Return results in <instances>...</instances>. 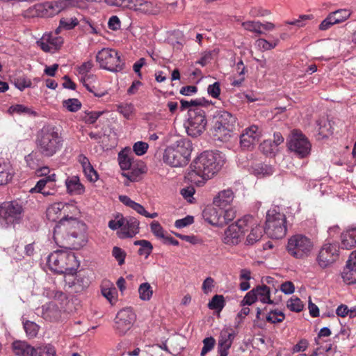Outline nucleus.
Wrapping results in <instances>:
<instances>
[{"instance_id":"nucleus-23","label":"nucleus","mask_w":356,"mask_h":356,"mask_svg":"<svg viewBox=\"0 0 356 356\" xmlns=\"http://www.w3.org/2000/svg\"><path fill=\"white\" fill-rule=\"evenodd\" d=\"M124 225L120 229L119 237L121 238H132L139 232V221L134 218H124Z\"/></svg>"},{"instance_id":"nucleus-8","label":"nucleus","mask_w":356,"mask_h":356,"mask_svg":"<svg viewBox=\"0 0 356 356\" xmlns=\"http://www.w3.org/2000/svg\"><path fill=\"white\" fill-rule=\"evenodd\" d=\"M252 221V216L247 215L238 219L236 223L231 224L225 231L222 241L229 245L238 244L242 236L248 232V227Z\"/></svg>"},{"instance_id":"nucleus-37","label":"nucleus","mask_w":356,"mask_h":356,"mask_svg":"<svg viewBox=\"0 0 356 356\" xmlns=\"http://www.w3.org/2000/svg\"><path fill=\"white\" fill-rule=\"evenodd\" d=\"M13 178L10 168L6 163H0V185L8 183Z\"/></svg>"},{"instance_id":"nucleus-60","label":"nucleus","mask_w":356,"mask_h":356,"mask_svg":"<svg viewBox=\"0 0 356 356\" xmlns=\"http://www.w3.org/2000/svg\"><path fill=\"white\" fill-rule=\"evenodd\" d=\"M148 149V144L143 141L136 143L133 147V149L136 154L142 156L145 154Z\"/></svg>"},{"instance_id":"nucleus-31","label":"nucleus","mask_w":356,"mask_h":356,"mask_svg":"<svg viewBox=\"0 0 356 356\" xmlns=\"http://www.w3.org/2000/svg\"><path fill=\"white\" fill-rule=\"evenodd\" d=\"M356 246V228L341 234V248L350 250Z\"/></svg>"},{"instance_id":"nucleus-64","label":"nucleus","mask_w":356,"mask_h":356,"mask_svg":"<svg viewBox=\"0 0 356 356\" xmlns=\"http://www.w3.org/2000/svg\"><path fill=\"white\" fill-rule=\"evenodd\" d=\"M194 222V218L191 216H187L186 217L179 219L175 221V225L177 228H183L188 225H191Z\"/></svg>"},{"instance_id":"nucleus-33","label":"nucleus","mask_w":356,"mask_h":356,"mask_svg":"<svg viewBox=\"0 0 356 356\" xmlns=\"http://www.w3.org/2000/svg\"><path fill=\"white\" fill-rule=\"evenodd\" d=\"M254 291L257 296V300H259L263 303H268L270 305H275L276 302L270 297V289L266 285L259 286L254 289Z\"/></svg>"},{"instance_id":"nucleus-21","label":"nucleus","mask_w":356,"mask_h":356,"mask_svg":"<svg viewBox=\"0 0 356 356\" xmlns=\"http://www.w3.org/2000/svg\"><path fill=\"white\" fill-rule=\"evenodd\" d=\"M36 44L43 51L51 52L61 47L63 38L61 36L54 35L52 32L46 33L36 42Z\"/></svg>"},{"instance_id":"nucleus-11","label":"nucleus","mask_w":356,"mask_h":356,"mask_svg":"<svg viewBox=\"0 0 356 356\" xmlns=\"http://www.w3.org/2000/svg\"><path fill=\"white\" fill-rule=\"evenodd\" d=\"M70 6L65 0L37 3L29 8L27 12L31 17H51Z\"/></svg>"},{"instance_id":"nucleus-34","label":"nucleus","mask_w":356,"mask_h":356,"mask_svg":"<svg viewBox=\"0 0 356 356\" xmlns=\"http://www.w3.org/2000/svg\"><path fill=\"white\" fill-rule=\"evenodd\" d=\"M343 281L348 284L356 283V273H355V265L347 261L346 267L341 273Z\"/></svg>"},{"instance_id":"nucleus-51","label":"nucleus","mask_w":356,"mask_h":356,"mask_svg":"<svg viewBox=\"0 0 356 356\" xmlns=\"http://www.w3.org/2000/svg\"><path fill=\"white\" fill-rule=\"evenodd\" d=\"M203 348L201 351V356H204L207 353L211 351L216 344V340L213 337H207L203 339Z\"/></svg>"},{"instance_id":"nucleus-55","label":"nucleus","mask_w":356,"mask_h":356,"mask_svg":"<svg viewBox=\"0 0 356 356\" xmlns=\"http://www.w3.org/2000/svg\"><path fill=\"white\" fill-rule=\"evenodd\" d=\"M79 24V21L76 18H62L60 20V27L66 30H70L74 29Z\"/></svg>"},{"instance_id":"nucleus-39","label":"nucleus","mask_w":356,"mask_h":356,"mask_svg":"<svg viewBox=\"0 0 356 356\" xmlns=\"http://www.w3.org/2000/svg\"><path fill=\"white\" fill-rule=\"evenodd\" d=\"M220 213L222 226L227 224L236 217V211L233 207H232V205L228 206L225 209H220Z\"/></svg>"},{"instance_id":"nucleus-59","label":"nucleus","mask_w":356,"mask_h":356,"mask_svg":"<svg viewBox=\"0 0 356 356\" xmlns=\"http://www.w3.org/2000/svg\"><path fill=\"white\" fill-rule=\"evenodd\" d=\"M46 296L49 298H52L60 302H63L67 299V296L63 292L57 290L47 291Z\"/></svg>"},{"instance_id":"nucleus-5","label":"nucleus","mask_w":356,"mask_h":356,"mask_svg":"<svg viewBox=\"0 0 356 356\" xmlns=\"http://www.w3.org/2000/svg\"><path fill=\"white\" fill-rule=\"evenodd\" d=\"M49 269L57 274L74 275L79 266L74 252L56 250L51 253L47 260Z\"/></svg>"},{"instance_id":"nucleus-28","label":"nucleus","mask_w":356,"mask_h":356,"mask_svg":"<svg viewBox=\"0 0 356 356\" xmlns=\"http://www.w3.org/2000/svg\"><path fill=\"white\" fill-rule=\"evenodd\" d=\"M202 216L205 221L208 222L209 224L217 227H222L220 208L219 209H216L213 207H207L204 209Z\"/></svg>"},{"instance_id":"nucleus-48","label":"nucleus","mask_w":356,"mask_h":356,"mask_svg":"<svg viewBox=\"0 0 356 356\" xmlns=\"http://www.w3.org/2000/svg\"><path fill=\"white\" fill-rule=\"evenodd\" d=\"M287 307L292 312H300L302 310L304 305L298 298H291L287 302Z\"/></svg>"},{"instance_id":"nucleus-22","label":"nucleus","mask_w":356,"mask_h":356,"mask_svg":"<svg viewBox=\"0 0 356 356\" xmlns=\"http://www.w3.org/2000/svg\"><path fill=\"white\" fill-rule=\"evenodd\" d=\"M104 2L109 6L143 11L148 4V2L144 0H104Z\"/></svg>"},{"instance_id":"nucleus-12","label":"nucleus","mask_w":356,"mask_h":356,"mask_svg":"<svg viewBox=\"0 0 356 356\" xmlns=\"http://www.w3.org/2000/svg\"><path fill=\"white\" fill-rule=\"evenodd\" d=\"M189 118L186 132L192 137L200 136L205 130L207 124L205 111L201 107L188 110Z\"/></svg>"},{"instance_id":"nucleus-15","label":"nucleus","mask_w":356,"mask_h":356,"mask_svg":"<svg viewBox=\"0 0 356 356\" xmlns=\"http://www.w3.org/2000/svg\"><path fill=\"white\" fill-rule=\"evenodd\" d=\"M75 210L76 207L70 204L61 202L51 204L47 209V218L49 220L56 222L59 220L58 225L65 222L68 220V213L71 209Z\"/></svg>"},{"instance_id":"nucleus-13","label":"nucleus","mask_w":356,"mask_h":356,"mask_svg":"<svg viewBox=\"0 0 356 356\" xmlns=\"http://www.w3.org/2000/svg\"><path fill=\"white\" fill-rule=\"evenodd\" d=\"M288 147L299 158H305L310 154L312 145L301 131L294 129L288 142Z\"/></svg>"},{"instance_id":"nucleus-19","label":"nucleus","mask_w":356,"mask_h":356,"mask_svg":"<svg viewBox=\"0 0 356 356\" xmlns=\"http://www.w3.org/2000/svg\"><path fill=\"white\" fill-rule=\"evenodd\" d=\"M22 205L15 201L4 202L0 206V217L7 223L17 222L22 218Z\"/></svg>"},{"instance_id":"nucleus-63","label":"nucleus","mask_w":356,"mask_h":356,"mask_svg":"<svg viewBox=\"0 0 356 356\" xmlns=\"http://www.w3.org/2000/svg\"><path fill=\"white\" fill-rule=\"evenodd\" d=\"M208 94L213 98H218L220 94V87L219 82H215L207 88Z\"/></svg>"},{"instance_id":"nucleus-45","label":"nucleus","mask_w":356,"mask_h":356,"mask_svg":"<svg viewBox=\"0 0 356 356\" xmlns=\"http://www.w3.org/2000/svg\"><path fill=\"white\" fill-rule=\"evenodd\" d=\"M117 111L125 118L129 119L134 111V105L131 103H122L117 106Z\"/></svg>"},{"instance_id":"nucleus-16","label":"nucleus","mask_w":356,"mask_h":356,"mask_svg":"<svg viewBox=\"0 0 356 356\" xmlns=\"http://www.w3.org/2000/svg\"><path fill=\"white\" fill-rule=\"evenodd\" d=\"M261 129L255 124L245 128L240 135V147L244 150H252L259 141Z\"/></svg>"},{"instance_id":"nucleus-2","label":"nucleus","mask_w":356,"mask_h":356,"mask_svg":"<svg viewBox=\"0 0 356 356\" xmlns=\"http://www.w3.org/2000/svg\"><path fill=\"white\" fill-rule=\"evenodd\" d=\"M64 138L61 130L56 126H44L36 135L35 146L38 152L44 158H50L63 148Z\"/></svg>"},{"instance_id":"nucleus-9","label":"nucleus","mask_w":356,"mask_h":356,"mask_svg":"<svg viewBox=\"0 0 356 356\" xmlns=\"http://www.w3.org/2000/svg\"><path fill=\"white\" fill-rule=\"evenodd\" d=\"M96 61L100 68L111 72H120L124 66L119 52L111 48H103L99 50L96 55Z\"/></svg>"},{"instance_id":"nucleus-24","label":"nucleus","mask_w":356,"mask_h":356,"mask_svg":"<svg viewBox=\"0 0 356 356\" xmlns=\"http://www.w3.org/2000/svg\"><path fill=\"white\" fill-rule=\"evenodd\" d=\"M234 339V332H229L228 329L222 330L218 341L219 356H227L229 349L232 346Z\"/></svg>"},{"instance_id":"nucleus-20","label":"nucleus","mask_w":356,"mask_h":356,"mask_svg":"<svg viewBox=\"0 0 356 356\" xmlns=\"http://www.w3.org/2000/svg\"><path fill=\"white\" fill-rule=\"evenodd\" d=\"M56 175H50L40 179L35 186L30 190L31 193H40L44 196L53 195L56 192Z\"/></svg>"},{"instance_id":"nucleus-57","label":"nucleus","mask_w":356,"mask_h":356,"mask_svg":"<svg viewBox=\"0 0 356 356\" xmlns=\"http://www.w3.org/2000/svg\"><path fill=\"white\" fill-rule=\"evenodd\" d=\"M195 193V190L193 186H189L184 187L181 189L180 193L186 199L188 202L192 203L193 198V195Z\"/></svg>"},{"instance_id":"nucleus-50","label":"nucleus","mask_w":356,"mask_h":356,"mask_svg":"<svg viewBox=\"0 0 356 356\" xmlns=\"http://www.w3.org/2000/svg\"><path fill=\"white\" fill-rule=\"evenodd\" d=\"M279 40L277 39L274 42H270L266 39L259 38L256 41L257 47L263 51H267L274 49Z\"/></svg>"},{"instance_id":"nucleus-40","label":"nucleus","mask_w":356,"mask_h":356,"mask_svg":"<svg viewBox=\"0 0 356 356\" xmlns=\"http://www.w3.org/2000/svg\"><path fill=\"white\" fill-rule=\"evenodd\" d=\"M225 305V298L222 295H215L208 303L210 309L221 311Z\"/></svg>"},{"instance_id":"nucleus-53","label":"nucleus","mask_w":356,"mask_h":356,"mask_svg":"<svg viewBox=\"0 0 356 356\" xmlns=\"http://www.w3.org/2000/svg\"><path fill=\"white\" fill-rule=\"evenodd\" d=\"M63 106L71 112H76L81 107V102L77 99H69L63 102Z\"/></svg>"},{"instance_id":"nucleus-36","label":"nucleus","mask_w":356,"mask_h":356,"mask_svg":"<svg viewBox=\"0 0 356 356\" xmlns=\"http://www.w3.org/2000/svg\"><path fill=\"white\" fill-rule=\"evenodd\" d=\"M350 11L347 9H339L330 13L335 24H340L348 19L350 16Z\"/></svg>"},{"instance_id":"nucleus-41","label":"nucleus","mask_w":356,"mask_h":356,"mask_svg":"<svg viewBox=\"0 0 356 356\" xmlns=\"http://www.w3.org/2000/svg\"><path fill=\"white\" fill-rule=\"evenodd\" d=\"M243 28L248 31L261 35L263 33L261 31L262 23L259 21H246L241 24Z\"/></svg>"},{"instance_id":"nucleus-32","label":"nucleus","mask_w":356,"mask_h":356,"mask_svg":"<svg viewBox=\"0 0 356 356\" xmlns=\"http://www.w3.org/2000/svg\"><path fill=\"white\" fill-rule=\"evenodd\" d=\"M129 171L127 174H124L131 181H137L142 174L146 172V166L144 165L143 162H140L137 164L136 167L134 164L131 166V168L129 169Z\"/></svg>"},{"instance_id":"nucleus-25","label":"nucleus","mask_w":356,"mask_h":356,"mask_svg":"<svg viewBox=\"0 0 356 356\" xmlns=\"http://www.w3.org/2000/svg\"><path fill=\"white\" fill-rule=\"evenodd\" d=\"M61 316V311L53 302L44 304L42 307V317L48 321H56Z\"/></svg>"},{"instance_id":"nucleus-30","label":"nucleus","mask_w":356,"mask_h":356,"mask_svg":"<svg viewBox=\"0 0 356 356\" xmlns=\"http://www.w3.org/2000/svg\"><path fill=\"white\" fill-rule=\"evenodd\" d=\"M67 191L70 194L80 195L84 192V187L76 176L69 177L65 181Z\"/></svg>"},{"instance_id":"nucleus-17","label":"nucleus","mask_w":356,"mask_h":356,"mask_svg":"<svg viewBox=\"0 0 356 356\" xmlns=\"http://www.w3.org/2000/svg\"><path fill=\"white\" fill-rule=\"evenodd\" d=\"M136 320V314L130 307H126L116 315L115 319V329L120 334H124L131 329Z\"/></svg>"},{"instance_id":"nucleus-52","label":"nucleus","mask_w":356,"mask_h":356,"mask_svg":"<svg viewBox=\"0 0 356 356\" xmlns=\"http://www.w3.org/2000/svg\"><path fill=\"white\" fill-rule=\"evenodd\" d=\"M112 255L118 261L120 266H122L124 264L127 253L124 250L119 247L115 246L112 250Z\"/></svg>"},{"instance_id":"nucleus-4","label":"nucleus","mask_w":356,"mask_h":356,"mask_svg":"<svg viewBox=\"0 0 356 356\" xmlns=\"http://www.w3.org/2000/svg\"><path fill=\"white\" fill-rule=\"evenodd\" d=\"M212 122L211 133L213 140L229 141L235 129L236 118L228 111L220 110L216 112Z\"/></svg>"},{"instance_id":"nucleus-14","label":"nucleus","mask_w":356,"mask_h":356,"mask_svg":"<svg viewBox=\"0 0 356 356\" xmlns=\"http://www.w3.org/2000/svg\"><path fill=\"white\" fill-rule=\"evenodd\" d=\"M339 257V246L336 243H326L321 248L317 257V262L322 268L333 264Z\"/></svg>"},{"instance_id":"nucleus-6","label":"nucleus","mask_w":356,"mask_h":356,"mask_svg":"<svg viewBox=\"0 0 356 356\" xmlns=\"http://www.w3.org/2000/svg\"><path fill=\"white\" fill-rule=\"evenodd\" d=\"M286 232V216L275 208L269 209L266 213L265 233L271 238L281 239Z\"/></svg>"},{"instance_id":"nucleus-43","label":"nucleus","mask_w":356,"mask_h":356,"mask_svg":"<svg viewBox=\"0 0 356 356\" xmlns=\"http://www.w3.org/2000/svg\"><path fill=\"white\" fill-rule=\"evenodd\" d=\"M24 329L29 338H34L38 334L39 326L33 321H26L24 323Z\"/></svg>"},{"instance_id":"nucleus-35","label":"nucleus","mask_w":356,"mask_h":356,"mask_svg":"<svg viewBox=\"0 0 356 356\" xmlns=\"http://www.w3.org/2000/svg\"><path fill=\"white\" fill-rule=\"evenodd\" d=\"M318 134L322 138H327L332 134L330 122L325 118L317 120Z\"/></svg>"},{"instance_id":"nucleus-62","label":"nucleus","mask_w":356,"mask_h":356,"mask_svg":"<svg viewBox=\"0 0 356 356\" xmlns=\"http://www.w3.org/2000/svg\"><path fill=\"white\" fill-rule=\"evenodd\" d=\"M31 81L25 77H18L15 80V86L20 90H24L25 88L30 87Z\"/></svg>"},{"instance_id":"nucleus-10","label":"nucleus","mask_w":356,"mask_h":356,"mask_svg":"<svg viewBox=\"0 0 356 356\" xmlns=\"http://www.w3.org/2000/svg\"><path fill=\"white\" fill-rule=\"evenodd\" d=\"M313 248V243L306 236L296 234L291 236L287 243L286 250L289 254L296 258L307 257Z\"/></svg>"},{"instance_id":"nucleus-27","label":"nucleus","mask_w":356,"mask_h":356,"mask_svg":"<svg viewBox=\"0 0 356 356\" xmlns=\"http://www.w3.org/2000/svg\"><path fill=\"white\" fill-rule=\"evenodd\" d=\"M249 230L250 233L247 236L245 241V243L248 245H253L259 241L262 238L263 234L265 232V229L257 223L254 217H252V221L250 226L248 227V231Z\"/></svg>"},{"instance_id":"nucleus-56","label":"nucleus","mask_w":356,"mask_h":356,"mask_svg":"<svg viewBox=\"0 0 356 356\" xmlns=\"http://www.w3.org/2000/svg\"><path fill=\"white\" fill-rule=\"evenodd\" d=\"M150 228L152 232L156 236L157 238H163L165 235L164 234V230L161 227V224L158 221H153L150 225Z\"/></svg>"},{"instance_id":"nucleus-44","label":"nucleus","mask_w":356,"mask_h":356,"mask_svg":"<svg viewBox=\"0 0 356 356\" xmlns=\"http://www.w3.org/2000/svg\"><path fill=\"white\" fill-rule=\"evenodd\" d=\"M33 356H56V350L51 345L41 346L35 349Z\"/></svg>"},{"instance_id":"nucleus-7","label":"nucleus","mask_w":356,"mask_h":356,"mask_svg":"<svg viewBox=\"0 0 356 356\" xmlns=\"http://www.w3.org/2000/svg\"><path fill=\"white\" fill-rule=\"evenodd\" d=\"M79 227V222L72 217L67 221L60 223V225H56L53 233L55 243L60 247L70 245L71 239L78 237Z\"/></svg>"},{"instance_id":"nucleus-29","label":"nucleus","mask_w":356,"mask_h":356,"mask_svg":"<svg viewBox=\"0 0 356 356\" xmlns=\"http://www.w3.org/2000/svg\"><path fill=\"white\" fill-rule=\"evenodd\" d=\"M13 350L17 356H33L35 349L24 341H15L12 344Z\"/></svg>"},{"instance_id":"nucleus-3","label":"nucleus","mask_w":356,"mask_h":356,"mask_svg":"<svg viewBox=\"0 0 356 356\" xmlns=\"http://www.w3.org/2000/svg\"><path fill=\"white\" fill-rule=\"evenodd\" d=\"M192 151L191 141L188 138H181L166 147L163 160L172 167H183L188 163Z\"/></svg>"},{"instance_id":"nucleus-58","label":"nucleus","mask_w":356,"mask_h":356,"mask_svg":"<svg viewBox=\"0 0 356 356\" xmlns=\"http://www.w3.org/2000/svg\"><path fill=\"white\" fill-rule=\"evenodd\" d=\"M124 217L122 214H118L115 220L108 222V227L112 230H116L119 228L122 229L124 225Z\"/></svg>"},{"instance_id":"nucleus-42","label":"nucleus","mask_w":356,"mask_h":356,"mask_svg":"<svg viewBox=\"0 0 356 356\" xmlns=\"http://www.w3.org/2000/svg\"><path fill=\"white\" fill-rule=\"evenodd\" d=\"M8 111L10 114L17 113L19 115H21L24 113L30 115H37L36 112L32 111L29 107L25 106L22 104L13 105L8 108Z\"/></svg>"},{"instance_id":"nucleus-54","label":"nucleus","mask_w":356,"mask_h":356,"mask_svg":"<svg viewBox=\"0 0 356 356\" xmlns=\"http://www.w3.org/2000/svg\"><path fill=\"white\" fill-rule=\"evenodd\" d=\"M218 51L214 49L213 51H205L201 58L197 62L202 66H205L208 63H211L213 58V56L218 54Z\"/></svg>"},{"instance_id":"nucleus-18","label":"nucleus","mask_w":356,"mask_h":356,"mask_svg":"<svg viewBox=\"0 0 356 356\" xmlns=\"http://www.w3.org/2000/svg\"><path fill=\"white\" fill-rule=\"evenodd\" d=\"M94 64L92 60H88L83 63L81 65L78 66L76 70L78 73L81 75V81L86 88L90 92L93 93L96 97H103L106 92H97L95 91V87L91 86L92 82L97 80V76L94 74H88L93 67Z\"/></svg>"},{"instance_id":"nucleus-47","label":"nucleus","mask_w":356,"mask_h":356,"mask_svg":"<svg viewBox=\"0 0 356 356\" xmlns=\"http://www.w3.org/2000/svg\"><path fill=\"white\" fill-rule=\"evenodd\" d=\"M284 314L277 310L270 311L266 316V321L271 323H281L284 320Z\"/></svg>"},{"instance_id":"nucleus-61","label":"nucleus","mask_w":356,"mask_h":356,"mask_svg":"<svg viewBox=\"0 0 356 356\" xmlns=\"http://www.w3.org/2000/svg\"><path fill=\"white\" fill-rule=\"evenodd\" d=\"M257 300V296L254 291V289L249 291L246 293L245 297L243 298L241 305H251Z\"/></svg>"},{"instance_id":"nucleus-46","label":"nucleus","mask_w":356,"mask_h":356,"mask_svg":"<svg viewBox=\"0 0 356 356\" xmlns=\"http://www.w3.org/2000/svg\"><path fill=\"white\" fill-rule=\"evenodd\" d=\"M261 151L266 155L274 154L277 149L275 144L272 142V140H265L259 145Z\"/></svg>"},{"instance_id":"nucleus-26","label":"nucleus","mask_w":356,"mask_h":356,"mask_svg":"<svg viewBox=\"0 0 356 356\" xmlns=\"http://www.w3.org/2000/svg\"><path fill=\"white\" fill-rule=\"evenodd\" d=\"M234 198V193L232 189L222 190L213 199V204L220 209H225L231 206Z\"/></svg>"},{"instance_id":"nucleus-38","label":"nucleus","mask_w":356,"mask_h":356,"mask_svg":"<svg viewBox=\"0 0 356 356\" xmlns=\"http://www.w3.org/2000/svg\"><path fill=\"white\" fill-rule=\"evenodd\" d=\"M138 293L141 300H149L153 294L152 287L147 282L143 283L139 286Z\"/></svg>"},{"instance_id":"nucleus-1","label":"nucleus","mask_w":356,"mask_h":356,"mask_svg":"<svg viewBox=\"0 0 356 356\" xmlns=\"http://www.w3.org/2000/svg\"><path fill=\"white\" fill-rule=\"evenodd\" d=\"M224 165L223 156L219 152L205 151L201 153L192 163V170L185 177L197 186L213 177Z\"/></svg>"},{"instance_id":"nucleus-49","label":"nucleus","mask_w":356,"mask_h":356,"mask_svg":"<svg viewBox=\"0 0 356 356\" xmlns=\"http://www.w3.org/2000/svg\"><path fill=\"white\" fill-rule=\"evenodd\" d=\"M118 161L119 165L123 170L131 168V166L134 165V163H131V158L128 155L124 154L122 152L119 153Z\"/></svg>"}]
</instances>
